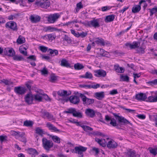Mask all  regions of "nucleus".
I'll return each instance as SVG.
<instances>
[{
	"label": "nucleus",
	"instance_id": "1",
	"mask_svg": "<svg viewBox=\"0 0 157 157\" xmlns=\"http://www.w3.org/2000/svg\"><path fill=\"white\" fill-rule=\"evenodd\" d=\"M43 147L47 151H50L51 148L53 146L52 142L50 140H47L46 138H43L42 139Z\"/></svg>",
	"mask_w": 157,
	"mask_h": 157
},
{
	"label": "nucleus",
	"instance_id": "2",
	"mask_svg": "<svg viewBox=\"0 0 157 157\" xmlns=\"http://www.w3.org/2000/svg\"><path fill=\"white\" fill-rule=\"evenodd\" d=\"M74 149L71 150L72 152L78 154L79 157H82L83 156V152L86 151L87 148L80 146L75 147Z\"/></svg>",
	"mask_w": 157,
	"mask_h": 157
},
{
	"label": "nucleus",
	"instance_id": "3",
	"mask_svg": "<svg viewBox=\"0 0 157 157\" xmlns=\"http://www.w3.org/2000/svg\"><path fill=\"white\" fill-rule=\"evenodd\" d=\"M79 97L81 98L83 104L86 105H89L94 102V99L87 98L83 94H79Z\"/></svg>",
	"mask_w": 157,
	"mask_h": 157
},
{
	"label": "nucleus",
	"instance_id": "4",
	"mask_svg": "<svg viewBox=\"0 0 157 157\" xmlns=\"http://www.w3.org/2000/svg\"><path fill=\"white\" fill-rule=\"evenodd\" d=\"M113 114L116 119L117 120L118 123L121 125H125L128 124L131 125H132V124L124 117L121 116H119L115 113H113Z\"/></svg>",
	"mask_w": 157,
	"mask_h": 157
},
{
	"label": "nucleus",
	"instance_id": "5",
	"mask_svg": "<svg viewBox=\"0 0 157 157\" xmlns=\"http://www.w3.org/2000/svg\"><path fill=\"white\" fill-rule=\"evenodd\" d=\"M66 113L72 114L73 116L75 117L82 118V113L79 112V110L77 111L74 108H71L67 109V111H65Z\"/></svg>",
	"mask_w": 157,
	"mask_h": 157
},
{
	"label": "nucleus",
	"instance_id": "6",
	"mask_svg": "<svg viewBox=\"0 0 157 157\" xmlns=\"http://www.w3.org/2000/svg\"><path fill=\"white\" fill-rule=\"evenodd\" d=\"M60 15L59 13H55L49 15L48 17V21L51 23H53L59 18Z\"/></svg>",
	"mask_w": 157,
	"mask_h": 157
},
{
	"label": "nucleus",
	"instance_id": "7",
	"mask_svg": "<svg viewBox=\"0 0 157 157\" xmlns=\"http://www.w3.org/2000/svg\"><path fill=\"white\" fill-rule=\"evenodd\" d=\"M35 4L37 6H40L41 8L46 9L50 6V3L47 0H43L36 2L35 3Z\"/></svg>",
	"mask_w": 157,
	"mask_h": 157
},
{
	"label": "nucleus",
	"instance_id": "8",
	"mask_svg": "<svg viewBox=\"0 0 157 157\" xmlns=\"http://www.w3.org/2000/svg\"><path fill=\"white\" fill-rule=\"evenodd\" d=\"M98 21V19H94L90 21L86 22L85 23V25L89 27L92 26L94 28L98 27L99 26Z\"/></svg>",
	"mask_w": 157,
	"mask_h": 157
},
{
	"label": "nucleus",
	"instance_id": "9",
	"mask_svg": "<svg viewBox=\"0 0 157 157\" xmlns=\"http://www.w3.org/2000/svg\"><path fill=\"white\" fill-rule=\"evenodd\" d=\"M107 140H108L107 142H106L107 147L109 149L115 148L117 146V144L113 140L107 138Z\"/></svg>",
	"mask_w": 157,
	"mask_h": 157
},
{
	"label": "nucleus",
	"instance_id": "10",
	"mask_svg": "<svg viewBox=\"0 0 157 157\" xmlns=\"http://www.w3.org/2000/svg\"><path fill=\"white\" fill-rule=\"evenodd\" d=\"M26 88L22 86L15 87L14 88V92L18 95H22L24 94L26 92Z\"/></svg>",
	"mask_w": 157,
	"mask_h": 157
},
{
	"label": "nucleus",
	"instance_id": "11",
	"mask_svg": "<svg viewBox=\"0 0 157 157\" xmlns=\"http://www.w3.org/2000/svg\"><path fill=\"white\" fill-rule=\"evenodd\" d=\"M42 115L43 117L44 118L46 117L50 121H55V119L53 115L50 114L49 113L46 111H44L41 112Z\"/></svg>",
	"mask_w": 157,
	"mask_h": 157
},
{
	"label": "nucleus",
	"instance_id": "12",
	"mask_svg": "<svg viewBox=\"0 0 157 157\" xmlns=\"http://www.w3.org/2000/svg\"><path fill=\"white\" fill-rule=\"evenodd\" d=\"M5 26L6 28H10L13 31H17V29L16 23L13 21H10L6 23Z\"/></svg>",
	"mask_w": 157,
	"mask_h": 157
},
{
	"label": "nucleus",
	"instance_id": "13",
	"mask_svg": "<svg viewBox=\"0 0 157 157\" xmlns=\"http://www.w3.org/2000/svg\"><path fill=\"white\" fill-rule=\"evenodd\" d=\"M94 73H95L94 75L98 77H104L106 75V71L102 69L95 70L94 71Z\"/></svg>",
	"mask_w": 157,
	"mask_h": 157
},
{
	"label": "nucleus",
	"instance_id": "14",
	"mask_svg": "<svg viewBox=\"0 0 157 157\" xmlns=\"http://www.w3.org/2000/svg\"><path fill=\"white\" fill-rule=\"evenodd\" d=\"M25 101L28 104H31L34 99L33 95L31 93L26 94L25 97Z\"/></svg>",
	"mask_w": 157,
	"mask_h": 157
},
{
	"label": "nucleus",
	"instance_id": "15",
	"mask_svg": "<svg viewBox=\"0 0 157 157\" xmlns=\"http://www.w3.org/2000/svg\"><path fill=\"white\" fill-rule=\"evenodd\" d=\"M146 1L144 0H142L139 2V5H136L134 6L132 9V12L134 13H136L138 12L141 10V5L143 3Z\"/></svg>",
	"mask_w": 157,
	"mask_h": 157
},
{
	"label": "nucleus",
	"instance_id": "16",
	"mask_svg": "<svg viewBox=\"0 0 157 157\" xmlns=\"http://www.w3.org/2000/svg\"><path fill=\"white\" fill-rule=\"evenodd\" d=\"M70 102L74 104H78L80 102V99L78 97L76 96H71L69 98Z\"/></svg>",
	"mask_w": 157,
	"mask_h": 157
},
{
	"label": "nucleus",
	"instance_id": "17",
	"mask_svg": "<svg viewBox=\"0 0 157 157\" xmlns=\"http://www.w3.org/2000/svg\"><path fill=\"white\" fill-rule=\"evenodd\" d=\"M105 120L107 122L110 121V124L113 126L115 127L117 126L116 120L114 118H112L108 115H105Z\"/></svg>",
	"mask_w": 157,
	"mask_h": 157
},
{
	"label": "nucleus",
	"instance_id": "18",
	"mask_svg": "<svg viewBox=\"0 0 157 157\" xmlns=\"http://www.w3.org/2000/svg\"><path fill=\"white\" fill-rule=\"evenodd\" d=\"M136 99L139 101H144L147 98V96L145 93H140L136 94Z\"/></svg>",
	"mask_w": 157,
	"mask_h": 157
},
{
	"label": "nucleus",
	"instance_id": "19",
	"mask_svg": "<svg viewBox=\"0 0 157 157\" xmlns=\"http://www.w3.org/2000/svg\"><path fill=\"white\" fill-rule=\"evenodd\" d=\"M85 113L87 116L93 118L95 116V113L93 109L88 108L86 109Z\"/></svg>",
	"mask_w": 157,
	"mask_h": 157
},
{
	"label": "nucleus",
	"instance_id": "20",
	"mask_svg": "<svg viewBox=\"0 0 157 157\" xmlns=\"http://www.w3.org/2000/svg\"><path fill=\"white\" fill-rule=\"evenodd\" d=\"M26 150L27 153L31 155L32 157H35L38 154L36 150L33 148H29L26 149Z\"/></svg>",
	"mask_w": 157,
	"mask_h": 157
},
{
	"label": "nucleus",
	"instance_id": "21",
	"mask_svg": "<svg viewBox=\"0 0 157 157\" xmlns=\"http://www.w3.org/2000/svg\"><path fill=\"white\" fill-rule=\"evenodd\" d=\"M71 92L70 91L67 92L66 90H60L57 92L58 95L63 97H66L71 94Z\"/></svg>",
	"mask_w": 157,
	"mask_h": 157
},
{
	"label": "nucleus",
	"instance_id": "22",
	"mask_svg": "<svg viewBox=\"0 0 157 157\" xmlns=\"http://www.w3.org/2000/svg\"><path fill=\"white\" fill-rule=\"evenodd\" d=\"M43 94L37 92L36 94L33 95L34 99L39 102L43 100Z\"/></svg>",
	"mask_w": 157,
	"mask_h": 157
},
{
	"label": "nucleus",
	"instance_id": "23",
	"mask_svg": "<svg viewBox=\"0 0 157 157\" xmlns=\"http://www.w3.org/2000/svg\"><path fill=\"white\" fill-rule=\"evenodd\" d=\"M5 50L6 52V54L10 56H13L15 54V52L14 49L12 48H7L5 49Z\"/></svg>",
	"mask_w": 157,
	"mask_h": 157
},
{
	"label": "nucleus",
	"instance_id": "24",
	"mask_svg": "<svg viewBox=\"0 0 157 157\" xmlns=\"http://www.w3.org/2000/svg\"><path fill=\"white\" fill-rule=\"evenodd\" d=\"M46 126L48 127L49 129L55 132H58L59 131V130L58 129L56 128L55 127L53 124L49 122H48L46 124Z\"/></svg>",
	"mask_w": 157,
	"mask_h": 157
},
{
	"label": "nucleus",
	"instance_id": "25",
	"mask_svg": "<svg viewBox=\"0 0 157 157\" xmlns=\"http://www.w3.org/2000/svg\"><path fill=\"white\" fill-rule=\"evenodd\" d=\"M95 141L97 142L100 145L103 147H105L106 145V142L104 139H99L97 138H95Z\"/></svg>",
	"mask_w": 157,
	"mask_h": 157
},
{
	"label": "nucleus",
	"instance_id": "26",
	"mask_svg": "<svg viewBox=\"0 0 157 157\" xmlns=\"http://www.w3.org/2000/svg\"><path fill=\"white\" fill-rule=\"evenodd\" d=\"M95 97L98 100H101L104 97V92H98L94 94Z\"/></svg>",
	"mask_w": 157,
	"mask_h": 157
},
{
	"label": "nucleus",
	"instance_id": "27",
	"mask_svg": "<svg viewBox=\"0 0 157 157\" xmlns=\"http://www.w3.org/2000/svg\"><path fill=\"white\" fill-rule=\"evenodd\" d=\"M30 18L32 22L35 23L39 21L40 19V17L38 16H35L33 15H31Z\"/></svg>",
	"mask_w": 157,
	"mask_h": 157
},
{
	"label": "nucleus",
	"instance_id": "28",
	"mask_svg": "<svg viewBox=\"0 0 157 157\" xmlns=\"http://www.w3.org/2000/svg\"><path fill=\"white\" fill-rule=\"evenodd\" d=\"M35 133L39 135L42 136L44 134V130L40 127H37L35 128Z\"/></svg>",
	"mask_w": 157,
	"mask_h": 157
},
{
	"label": "nucleus",
	"instance_id": "29",
	"mask_svg": "<svg viewBox=\"0 0 157 157\" xmlns=\"http://www.w3.org/2000/svg\"><path fill=\"white\" fill-rule=\"evenodd\" d=\"M55 35L53 34H50L44 36V38L45 37L48 40L52 41L55 39Z\"/></svg>",
	"mask_w": 157,
	"mask_h": 157
},
{
	"label": "nucleus",
	"instance_id": "30",
	"mask_svg": "<svg viewBox=\"0 0 157 157\" xmlns=\"http://www.w3.org/2000/svg\"><path fill=\"white\" fill-rule=\"evenodd\" d=\"M115 18V15H111L106 17L105 21L106 22H108L113 21Z\"/></svg>",
	"mask_w": 157,
	"mask_h": 157
},
{
	"label": "nucleus",
	"instance_id": "31",
	"mask_svg": "<svg viewBox=\"0 0 157 157\" xmlns=\"http://www.w3.org/2000/svg\"><path fill=\"white\" fill-rule=\"evenodd\" d=\"M156 96L155 97L150 96L148 98L147 101L149 102H156L157 101V92H155Z\"/></svg>",
	"mask_w": 157,
	"mask_h": 157
},
{
	"label": "nucleus",
	"instance_id": "32",
	"mask_svg": "<svg viewBox=\"0 0 157 157\" xmlns=\"http://www.w3.org/2000/svg\"><path fill=\"white\" fill-rule=\"evenodd\" d=\"M50 137L53 141L59 144L60 143V139L56 136L51 135Z\"/></svg>",
	"mask_w": 157,
	"mask_h": 157
},
{
	"label": "nucleus",
	"instance_id": "33",
	"mask_svg": "<svg viewBox=\"0 0 157 157\" xmlns=\"http://www.w3.org/2000/svg\"><path fill=\"white\" fill-rule=\"evenodd\" d=\"M95 42L98 44L104 46L105 44V43L104 40L102 38H98L95 41Z\"/></svg>",
	"mask_w": 157,
	"mask_h": 157
},
{
	"label": "nucleus",
	"instance_id": "34",
	"mask_svg": "<svg viewBox=\"0 0 157 157\" xmlns=\"http://www.w3.org/2000/svg\"><path fill=\"white\" fill-rule=\"evenodd\" d=\"M61 65L62 66L69 67H70V64L68 61L65 59H63L61 61Z\"/></svg>",
	"mask_w": 157,
	"mask_h": 157
},
{
	"label": "nucleus",
	"instance_id": "35",
	"mask_svg": "<svg viewBox=\"0 0 157 157\" xmlns=\"http://www.w3.org/2000/svg\"><path fill=\"white\" fill-rule=\"evenodd\" d=\"M49 54L52 56H56L58 54V51L56 49L53 50L51 49H49L48 51Z\"/></svg>",
	"mask_w": 157,
	"mask_h": 157
},
{
	"label": "nucleus",
	"instance_id": "36",
	"mask_svg": "<svg viewBox=\"0 0 157 157\" xmlns=\"http://www.w3.org/2000/svg\"><path fill=\"white\" fill-rule=\"evenodd\" d=\"M80 77L82 78L91 79L92 78V75L90 72H87L84 75H81Z\"/></svg>",
	"mask_w": 157,
	"mask_h": 157
},
{
	"label": "nucleus",
	"instance_id": "37",
	"mask_svg": "<svg viewBox=\"0 0 157 157\" xmlns=\"http://www.w3.org/2000/svg\"><path fill=\"white\" fill-rule=\"evenodd\" d=\"M127 155L128 157H136V152L134 151L130 150L127 151Z\"/></svg>",
	"mask_w": 157,
	"mask_h": 157
},
{
	"label": "nucleus",
	"instance_id": "38",
	"mask_svg": "<svg viewBox=\"0 0 157 157\" xmlns=\"http://www.w3.org/2000/svg\"><path fill=\"white\" fill-rule=\"evenodd\" d=\"M120 81L128 82L129 81V77L127 75H121L120 76Z\"/></svg>",
	"mask_w": 157,
	"mask_h": 157
},
{
	"label": "nucleus",
	"instance_id": "39",
	"mask_svg": "<svg viewBox=\"0 0 157 157\" xmlns=\"http://www.w3.org/2000/svg\"><path fill=\"white\" fill-rule=\"evenodd\" d=\"M83 7V6L82 5V3L81 2H80L76 4V8L75 9V13H77L79 10L82 8Z\"/></svg>",
	"mask_w": 157,
	"mask_h": 157
},
{
	"label": "nucleus",
	"instance_id": "40",
	"mask_svg": "<svg viewBox=\"0 0 157 157\" xmlns=\"http://www.w3.org/2000/svg\"><path fill=\"white\" fill-rule=\"evenodd\" d=\"M114 69L115 71L117 72L122 73L124 71V69L122 67H119L116 66H114Z\"/></svg>",
	"mask_w": 157,
	"mask_h": 157
},
{
	"label": "nucleus",
	"instance_id": "41",
	"mask_svg": "<svg viewBox=\"0 0 157 157\" xmlns=\"http://www.w3.org/2000/svg\"><path fill=\"white\" fill-rule=\"evenodd\" d=\"M25 38L21 36H19L17 40V43L18 44H21L25 43Z\"/></svg>",
	"mask_w": 157,
	"mask_h": 157
},
{
	"label": "nucleus",
	"instance_id": "42",
	"mask_svg": "<svg viewBox=\"0 0 157 157\" xmlns=\"http://www.w3.org/2000/svg\"><path fill=\"white\" fill-rule=\"evenodd\" d=\"M140 42H134L133 44H131L130 45V48L133 49L138 47L140 46Z\"/></svg>",
	"mask_w": 157,
	"mask_h": 157
},
{
	"label": "nucleus",
	"instance_id": "43",
	"mask_svg": "<svg viewBox=\"0 0 157 157\" xmlns=\"http://www.w3.org/2000/svg\"><path fill=\"white\" fill-rule=\"evenodd\" d=\"M63 40L66 41L68 44H71L72 42V40L70 38L66 35H64L63 38Z\"/></svg>",
	"mask_w": 157,
	"mask_h": 157
},
{
	"label": "nucleus",
	"instance_id": "44",
	"mask_svg": "<svg viewBox=\"0 0 157 157\" xmlns=\"http://www.w3.org/2000/svg\"><path fill=\"white\" fill-rule=\"evenodd\" d=\"M74 67L75 69L76 70H80L83 68V66L81 64L79 63L75 64L74 65Z\"/></svg>",
	"mask_w": 157,
	"mask_h": 157
},
{
	"label": "nucleus",
	"instance_id": "45",
	"mask_svg": "<svg viewBox=\"0 0 157 157\" xmlns=\"http://www.w3.org/2000/svg\"><path fill=\"white\" fill-rule=\"evenodd\" d=\"M13 60L16 61H21L24 60V59L21 56L14 55L13 56Z\"/></svg>",
	"mask_w": 157,
	"mask_h": 157
},
{
	"label": "nucleus",
	"instance_id": "46",
	"mask_svg": "<svg viewBox=\"0 0 157 157\" xmlns=\"http://www.w3.org/2000/svg\"><path fill=\"white\" fill-rule=\"evenodd\" d=\"M145 48L142 45L141 47L138 48L137 49V51L139 53L143 54L145 52Z\"/></svg>",
	"mask_w": 157,
	"mask_h": 157
},
{
	"label": "nucleus",
	"instance_id": "47",
	"mask_svg": "<svg viewBox=\"0 0 157 157\" xmlns=\"http://www.w3.org/2000/svg\"><path fill=\"white\" fill-rule=\"evenodd\" d=\"M82 128L86 132L91 131L93 130V128H92L87 125H83Z\"/></svg>",
	"mask_w": 157,
	"mask_h": 157
},
{
	"label": "nucleus",
	"instance_id": "48",
	"mask_svg": "<svg viewBox=\"0 0 157 157\" xmlns=\"http://www.w3.org/2000/svg\"><path fill=\"white\" fill-rule=\"evenodd\" d=\"M150 13V16H151L153 14L157 12V7L153 8L152 9H149Z\"/></svg>",
	"mask_w": 157,
	"mask_h": 157
},
{
	"label": "nucleus",
	"instance_id": "49",
	"mask_svg": "<svg viewBox=\"0 0 157 157\" xmlns=\"http://www.w3.org/2000/svg\"><path fill=\"white\" fill-rule=\"evenodd\" d=\"M70 31L71 33L75 36L77 37H79V32H76L73 29H71Z\"/></svg>",
	"mask_w": 157,
	"mask_h": 157
},
{
	"label": "nucleus",
	"instance_id": "50",
	"mask_svg": "<svg viewBox=\"0 0 157 157\" xmlns=\"http://www.w3.org/2000/svg\"><path fill=\"white\" fill-rule=\"evenodd\" d=\"M93 134L97 136H104V134L98 131L93 132Z\"/></svg>",
	"mask_w": 157,
	"mask_h": 157
},
{
	"label": "nucleus",
	"instance_id": "51",
	"mask_svg": "<svg viewBox=\"0 0 157 157\" xmlns=\"http://www.w3.org/2000/svg\"><path fill=\"white\" fill-rule=\"evenodd\" d=\"M39 49L42 52H45L47 51L48 48L43 46H41L40 47Z\"/></svg>",
	"mask_w": 157,
	"mask_h": 157
},
{
	"label": "nucleus",
	"instance_id": "52",
	"mask_svg": "<svg viewBox=\"0 0 157 157\" xmlns=\"http://www.w3.org/2000/svg\"><path fill=\"white\" fill-rule=\"evenodd\" d=\"M149 151L151 153L154 155H155L157 154V151L155 149L150 148H149Z\"/></svg>",
	"mask_w": 157,
	"mask_h": 157
},
{
	"label": "nucleus",
	"instance_id": "53",
	"mask_svg": "<svg viewBox=\"0 0 157 157\" xmlns=\"http://www.w3.org/2000/svg\"><path fill=\"white\" fill-rule=\"evenodd\" d=\"M41 74L43 75H45L48 74V71L45 67H44L43 69L40 71Z\"/></svg>",
	"mask_w": 157,
	"mask_h": 157
},
{
	"label": "nucleus",
	"instance_id": "54",
	"mask_svg": "<svg viewBox=\"0 0 157 157\" xmlns=\"http://www.w3.org/2000/svg\"><path fill=\"white\" fill-rule=\"evenodd\" d=\"M2 82L6 85H11L13 84L12 82L9 81L7 80L3 79L2 81Z\"/></svg>",
	"mask_w": 157,
	"mask_h": 157
},
{
	"label": "nucleus",
	"instance_id": "55",
	"mask_svg": "<svg viewBox=\"0 0 157 157\" xmlns=\"http://www.w3.org/2000/svg\"><path fill=\"white\" fill-rule=\"evenodd\" d=\"M24 124L27 126H32L33 123L31 121H26L24 122Z\"/></svg>",
	"mask_w": 157,
	"mask_h": 157
},
{
	"label": "nucleus",
	"instance_id": "56",
	"mask_svg": "<svg viewBox=\"0 0 157 157\" xmlns=\"http://www.w3.org/2000/svg\"><path fill=\"white\" fill-rule=\"evenodd\" d=\"M19 16V14L18 13L14 15H10L8 17V19L10 20H12Z\"/></svg>",
	"mask_w": 157,
	"mask_h": 157
},
{
	"label": "nucleus",
	"instance_id": "57",
	"mask_svg": "<svg viewBox=\"0 0 157 157\" xmlns=\"http://www.w3.org/2000/svg\"><path fill=\"white\" fill-rule=\"evenodd\" d=\"M87 33L86 32H82L79 33V37H81L82 38H84L87 36Z\"/></svg>",
	"mask_w": 157,
	"mask_h": 157
},
{
	"label": "nucleus",
	"instance_id": "58",
	"mask_svg": "<svg viewBox=\"0 0 157 157\" xmlns=\"http://www.w3.org/2000/svg\"><path fill=\"white\" fill-rule=\"evenodd\" d=\"M100 55L102 56H107V52L103 49H100Z\"/></svg>",
	"mask_w": 157,
	"mask_h": 157
},
{
	"label": "nucleus",
	"instance_id": "59",
	"mask_svg": "<svg viewBox=\"0 0 157 157\" xmlns=\"http://www.w3.org/2000/svg\"><path fill=\"white\" fill-rule=\"evenodd\" d=\"M7 136H0V140L2 142L5 141L6 140Z\"/></svg>",
	"mask_w": 157,
	"mask_h": 157
},
{
	"label": "nucleus",
	"instance_id": "60",
	"mask_svg": "<svg viewBox=\"0 0 157 157\" xmlns=\"http://www.w3.org/2000/svg\"><path fill=\"white\" fill-rule=\"evenodd\" d=\"M110 8L109 6H107L102 7L101 10L102 11L104 12L109 10Z\"/></svg>",
	"mask_w": 157,
	"mask_h": 157
},
{
	"label": "nucleus",
	"instance_id": "61",
	"mask_svg": "<svg viewBox=\"0 0 157 157\" xmlns=\"http://www.w3.org/2000/svg\"><path fill=\"white\" fill-rule=\"evenodd\" d=\"M57 77L54 75H52L50 76L51 81L53 82L57 79Z\"/></svg>",
	"mask_w": 157,
	"mask_h": 157
},
{
	"label": "nucleus",
	"instance_id": "62",
	"mask_svg": "<svg viewBox=\"0 0 157 157\" xmlns=\"http://www.w3.org/2000/svg\"><path fill=\"white\" fill-rule=\"evenodd\" d=\"M92 151L93 152H95V155H97L99 152V150L98 148H96L95 147H93L92 148Z\"/></svg>",
	"mask_w": 157,
	"mask_h": 157
},
{
	"label": "nucleus",
	"instance_id": "63",
	"mask_svg": "<svg viewBox=\"0 0 157 157\" xmlns=\"http://www.w3.org/2000/svg\"><path fill=\"white\" fill-rule=\"evenodd\" d=\"M11 133L12 135L15 136L16 138H18V132H17L14 131H11Z\"/></svg>",
	"mask_w": 157,
	"mask_h": 157
},
{
	"label": "nucleus",
	"instance_id": "64",
	"mask_svg": "<svg viewBox=\"0 0 157 157\" xmlns=\"http://www.w3.org/2000/svg\"><path fill=\"white\" fill-rule=\"evenodd\" d=\"M43 99H44L46 100L47 101H50L51 99L49 98L48 96L46 94H43Z\"/></svg>",
	"mask_w": 157,
	"mask_h": 157
}]
</instances>
